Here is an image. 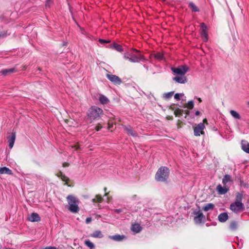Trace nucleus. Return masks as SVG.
<instances>
[{"instance_id": "nucleus-1", "label": "nucleus", "mask_w": 249, "mask_h": 249, "mask_svg": "<svg viewBox=\"0 0 249 249\" xmlns=\"http://www.w3.org/2000/svg\"><path fill=\"white\" fill-rule=\"evenodd\" d=\"M170 170L166 166H161L155 175V179L159 182H167L169 176Z\"/></svg>"}, {"instance_id": "nucleus-2", "label": "nucleus", "mask_w": 249, "mask_h": 249, "mask_svg": "<svg viewBox=\"0 0 249 249\" xmlns=\"http://www.w3.org/2000/svg\"><path fill=\"white\" fill-rule=\"evenodd\" d=\"M67 200L69 204V210L73 213H78L79 211V200L72 195H69L67 197Z\"/></svg>"}, {"instance_id": "nucleus-3", "label": "nucleus", "mask_w": 249, "mask_h": 249, "mask_svg": "<svg viewBox=\"0 0 249 249\" xmlns=\"http://www.w3.org/2000/svg\"><path fill=\"white\" fill-rule=\"evenodd\" d=\"M103 110L96 106L91 107L87 112L88 116L90 119L98 120L103 114Z\"/></svg>"}, {"instance_id": "nucleus-4", "label": "nucleus", "mask_w": 249, "mask_h": 249, "mask_svg": "<svg viewBox=\"0 0 249 249\" xmlns=\"http://www.w3.org/2000/svg\"><path fill=\"white\" fill-rule=\"evenodd\" d=\"M230 209L233 212L237 213L243 211L245 209V206L242 202H234L231 204Z\"/></svg>"}, {"instance_id": "nucleus-5", "label": "nucleus", "mask_w": 249, "mask_h": 249, "mask_svg": "<svg viewBox=\"0 0 249 249\" xmlns=\"http://www.w3.org/2000/svg\"><path fill=\"white\" fill-rule=\"evenodd\" d=\"M189 68L186 65L180 66L178 68H171L172 71L178 75H185V73L188 71Z\"/></svg>"}, {"instance_id": "nucleus-6", "label": "nucleus", "mask_w": 249, "mask_h": 249, "mask_svg": "<svg viewBox=\"0 0 249 249\" xmlns=\"http://www.w3.org/2000/svg\"><path fill=\"white\" fill-rule=\"evenodd\" d=\"M194 214L196 215V216H195L194 220L196 224H199L202 222H205V216L200 211H198L197 212H195Z\"/></svg>"}, {"instance_id": "nucleus-7", "label": "nucleus", "mask_w": 249, "mask_h": 249, "mask_svg": "<svg viewBox=\"0 0 249 249\" xmlns=\"http://www.w3.org/2000/svg\"><path fill=\"white\" fill-rule=\"evenodd\" d=\"M205 125L203 123H200L198 124L197 125L194 129L195 136H199L200 134H204V132L203 131Z\"/></svg>"}, {"instance_id": "nucleus-8", "label": "nucleus", "mask_w": 249, "mask_h": 249, "mask_svg": "<svg viewBox=\"0 0 249 249\" xmlns=\"http://www.w3.org/2000/svg\"><path fill=\"white\" fill-rule=\"evenodd\" d=\"M106 77L107 78L108 80H109L110 81H111L112 83H113L115 85H120L122 83V80L121 78H120L118 76L110 74H107L106 75Z\"/></svg>"}, {"instance_id": "nucleus-9", "label": "nucleus", "mask_w": 249, "mask_h": 249, "mask_svg": "<svg viewBox=\"0 0 249 249\" xmlns=\"http://www.w3.org/2000/svg\"><path fill=\"white\" fill-rule=\"evenodd\" d=\"M134 51L138 53V54L132 55L129 58V61L132 63H138L143 58V56L138 50H135Z\"/></svg>"}, {"instance_id": "nucleus-10", "label": "nucleus", "mask_w": 249, "mask_h": 249, "mask_svg": "<svg viewBox=\"0 0 249 249\" xmlns=\"http://www.w3.org/2000/svg\"><path fill=\"white\" fill-rule=\"evenodd\" d=\"M123 127L128 135L134 137L138 136L137 132L130 125H123Z\"/></svg>"}, {"instance_id": "nucleus-11", "label": "nucleus", "mask_w": 249, "mask_h": 249, "mask_svg": "<svg viewBox=\"0 0 249 249\" xmlns=\"http://www.w3.org/2000/svg\"><path fill=\"white\" fill-rule=\"evenodd\" d=\"M173 80L177 83L184 84L187 82V80L185 75H179L173 78Z\"/></svg>"}, {"instance_id": "nucleus-12", "label": "nucleus", "mask_w": 249, "mask_h": 249, "mask_svg": "<svg viewBox=\"0 0 249 249\" xmlns=\"http://www.w3.org/2000/svg\"><path fill=\"white\" fill-rule=\"evenodd\" d=\"M9 146L10 148H12L14 144L15 141L16 140V133L13 132L11 135L8 137Z\"/></svg>"}, {"instance_id": "nucleus-13", "label": "nucleus", "mask_w": 249, "mask_h": 249, "mask_svg": "<svg viewBox=\"0 0 249 249\" xmlns=\"http://www.w3.org/2000/svg\"><path fill=\"white\" fill-rule=\"evenodd\" d=\"M28 220L31 222H38L40 221V217L38 213H33L28 217Z\"/></svg>"}, {"instance_id": "nucleus-14", "label": "nucleus", "mask_w": 249, "mask_h": 249, "mask_svg": "<svg viewBox=\"0 0 249 249\" xmlns=\"http://www.w3.org/2000/svg\"><path fill=\"white\" fill-rule=\"evenodd\" d=\"M241 148L244 151L249 154V143L247 141H241Z\"/></svg>"}, {"instance_id": "nucleus-15", "label": "nucleus", "mask_w": 249, "mask_h": 249, "mask_svg": "<svg viewBox=\"0 0 249 249\" xmlns=\"http://www.w3.org/2000/svg\"><path fill=\"white\" fill-rule=\"evenodd\" d=\"M109 238L116 241H122L125 238V236L124 235L115 234L110 236Z\"/></svg>"}, {"instance_id": "nucleus-16", "label": "nucleus", "mask_w": 249, "mask_h": 249, "mask_svg": "<svg viewBox=\"0 0 249 249\" xmlns=\"http://www.w3.org/2000/svg\"><path fill=\"white\" fill-rule=\"evenodd\" d=\"M228 218L229 216L226 213H222L218 216V220L221 222H226L228 219Z\"/></svg>"}, {"instance_id": "nucleus-17", "label": "nucleus", "mask_w": 249, "mask_h": 249, "mask_svg": "<svg viewBox=\"0 0 249 249\" xmlns=\"http://www.w3.org/2000/svg\"><path fill=\"white\" fill-rule=\"evenodd\" d=\"M131 229L132 231L136 233H139L142 231V228L139 224L135 223L132 225Z\"/></svg>"}, {"instance_id": "nucleus-18", "label": "nucleus", "mask_w": 249, "mask_h": 249, "mask_svg": "<svg viewBox=\"0 0 249 249\" xmlns=\"http://www.w3.org/2000/svg\"><path fill=\"white\" fill-rule=\"evenodd\" d=\"M229 189L226 187H223L221 185L219 184L217 186V191H218L219 194L224 195L226 194Z\"/></svg>"}, {"instance_id": "nucleus-19", "label": "nucleus", "mask_w": 249, "mask_h": 249, "mask_svg": "<svg viewBox=\"0 0 249 249\" xmlns=\"http://www.w3.org/2000/svg\"><path fill=\"white\" fill-rule=\"evenodd\" d=\"M15 71L14 68H11L9 69H4L0 71V73L4 76L8 75L11 73H14Z\"/></svg>"}, {"instance_id": "nucleus-20", "label": "nucleus", "mask_w": 249, "mask_h": 249, "mask_svg": "<svg viewBox=\"0 0 249 249\" xmlns=\"http://www.w3.org/2000/svg\"><path fill=\"white\" fill-rule=\"evenodd\" d=\"M99 100L101 104L103 105L107 104L109 102L108 99L103 94H100Z\"/></svg>"}, {"instance_id": "nucleus-21", "label": "nucleus", "mask_w": 249, "mask_h": 249, "mask_svg": "<svg viewBox=\"0 0 249 249\" xmlns=\"http://www.w3.org/2000/svg\"><path fill=\"white\" fill-rule=\"evenodd\" d=\"M238 226V222L237 221L233 220L231 221L230 223L229 229L232 231H234L237 229Z\"/></svg>"}, {"instance_id": "nucleus-22", "label": "nucleus", "mask_w": 249, "mask_h": 249, "mask_svg": "<svg viewBox=\"0 0 249 249\" xmlns=\"http://www.w3.org/2000/svg\"><path fill=\"white\" fill-rule=\"evenodd\" d=\"M0 174L11 175L12 173V171L10 169L6 167H3L2 168H0Z\"/></svg>"}, {"instance_id": "nucleus-23", "label": "nucleus", "mask_w": 249, "mask_h": 249, "mask_svg": "<svg viewBox=\"0 0 249 249\" xmlns=\"http://www.w3.org/2000/svg\"><path fill=\"white\" fill-rule=\"evenodd\" d=\"M91 236L94 238H101L103 237V235L101 231H96L93 232V233L91 235Z\"/></svg>"}, {"instance_id": "nucleus-24", "label": "nucleus", "mask_w": 249, "mask_h": 249, "mask_svg": "<svg viewBox=\"0 0 249 249\" xmlns=\"http://www.w3.org/2000/svg\"><path fill=\"white\" fill-rule=\"evenodd\" d=\"M231 181H232L231 177L229 175H225L222 179V183L224 185L226 184L227 182Z\"/></svg>"}, {"instance_id": "nucleus-25", "label": "nucleus", "mask_w": 249, "mask_h": 249, "mask_svg": "<svg viewBox=\"0 0 249 249\" xmlns=\"http://www.w3.org/2000/svg\"><path fill=\"white\" fill-rule=\"evenodd\" d=\"M214 207V205L213 203H208L204 206L202 209L205 211H208L210 210H213Z\"/></svg>"}, {"instance_id": "nucleus-26", "label": "nucleus", "mask_w": 249, "mask_h": 249, "mask_svg": "<svg viewBox=\"0 0 249 249\" xmlns=\"http://www.w3.org/2000/svg\"><path fill=\"white\" fill-rule=\"evenodd\" d=\"M103 198L102 197V196H100L99 195H96L95 197L92 199V201L93 203H96V202L101 203L103 201Z\"/></svg>"}, {"instance_id": "nucleus-27", "label": "nucleus", "mask_w": 249, "mask_h": 249, "mask_svg": "<svg viewBox=\"0 0 249 249\" xmlns=\"http://www.w3.org/2000/svg\"><path fill=\"white\" fill-rule=\"evenodd\" d=\"M154 58L158 60H161L163 59V55L161 53L157 52L153 54Z\"/></svg>"}, {"instance_id": "nucleus-28", "label": "nucleus", "mask_w": 249, "mask_h": 249, "mask_svg": "<svg viewBox=\"0 0 249 249\" xmlns=\"http://www.w3.org/2000/svg\"><path fill=\"white\" fill-rule=\"evenodd\" d=\"M230 114L233 118H234L235 119H241V116L239 115V114L238 112H237L236 111H235V110H231L230 111Z\"/></svg>"}, {"instance_id": "nucleus-29", "label": "nucleus", "mask_w": 249, "mask_h": 249, "mask_svg": "<svg viewBox=\"0 0 249 249\" xmlns=\"http://www.w3.org/2000/svg\"><path fill=\"white\" fill-rule=\"evenodd\" d=\"M183 112V110L180 109L179 108H177L175 110V111L174 112V115L176 117H179V116H181L182 115Z\"/></svg>"}, {"instance_id": "nucleus-30", "label": "nucleus", "mask_w": 249, "mask_h": 249, "mask_svg": "<svg viewBox=\"0 0 249 249\" xmlns=\"http://www.w3.org/2000/svg\"><path fill=\"white\" fill-rule=\"evenodd\" d=\"M185 107H187L188 109H192L194 108V103L193 101H189L184 106Z\"/></svg>"}, {"instance_id": "nucleus-31", "label": "nucleus", "mask_w": 249, "mask_h": 249, "mask_svg": "<svg viewBox=\"0 0 249 249\" xmlns=\"http://www.w3.org/2000/svg\"><path fill=\"white\" fill-rule=\"evenodd\" d=\"M174 91L165 93L163 94V98L166 100H168L172 97V96L174 94Z\"/></svg>"}, {"instance_id": "nucleus-32", "label": "nucleus", "mask_w": 249, "mask_h": 249, "mask_svg": "<svg viewBox=\"0 0 249 249\" xmlns=\"http://www.w3.org/2000/svg\"><path fill=\"white\" fill-rule=\"evenodd\" d=\"M189 5L192 10L194 12H198L199 11V9L195 5V4L193 2H190Z\"/></svg>"}, {"instance_id": "nucleus-33", "label": "nucleus", "mask_w": 249, "mask_h": 249, "mask_svg": "<svg viewBox=\"0 0 249 249\" xmlns=\"http://www.w3.org/2000/svg\"><path fill=\"white\" fill-rule=\"evenodd\" d=\"M242 198H243L242 195L239 193H237L236 194L235 201V202H242Z\"/></svg>"}, {"instance_id": "nucleus-34", "label": "nucleus", "mask_w": 249, "mask_h": 249, "mask_svg": "<svg viewBox=\"0 0 249 249\" xmlns=\"http://www.w3.org/2000/svg\"><path fill=\"white\" fill-rule=\"evenodd\" d=\"M85 244L90 249H93L95 247L94 245L90 240H87L85 241Z\"/></svg>"}, {"instance_id": "nucleus-35", "label": "nucleus", "mask_w": 249, "mask_h": 249, "mask_svg": "<svg viewBox=\"0 0 249 249\" xmlns=\"http://www.w3.org/2000/svg\"><path fill=\"white\" fill-rule=\"evenodd\" d=\"M61 179L64 182H65V184L68 185V186H71V185L69 184L68 182L70 180V179L69 178L65 176L64 175L61 177Z\"/></svg>"}, {"instance_id": "nucleus-36", "label": "nucleus", "mask_w": 249, "mask_h": 249, "mask_svg": "<svg viewBox=\"0 0 249 249\" xmlns=\"http://www.w3.org/2000/svg\"><path fill=\"white\" fill-rule=\"evenodd\" d=\"M201 35L202 38L204 41H207L208 40V35L207 32H201Z\"/></svg>"}, {"instance_id": "nucleus-37", "label": "nucleus", "mask_w": 249, "mask_h": 249, "mask_svg": "<svg viewBox=\"0 0 249 249\" xmlns=\"http://www.w3.org/2000/svg\"><path fill=\"white\" fill-rule=\"evenodd\" d=\"M114 48L117 51L121 52L123 51L122 47L120 45H119L117 43H114L113 44Z\"/></svg>"}, {"instance_id": "nucleus-38", "label": "nucleus", "mask_w": 249, "mask_h": 249, "mask_svg": "<svg viewBox=\"0 0 249 249\" xmlns=\"http://www.w3.org/2000/svg\"><path fill=\"white\" fill-rule=\"evenodd\" d=\"M200 28L201 32H207V26L204 23H201L200 24Z\"/></svg>"}, {"instance_id": "nucleus-39", "label": "nucleus", "mask_w": 249, "mask_h": 249, "mask_svg": "<svg viewBox=\"0 0 249 249\" xmlns=\"http://www.w3.org/2000/svg\"><path fill=\"white\" fill-rule=\"evenodd\" d=\"M183 124V122L180 120H178L177 121V127L178 128H180L181 127L182 125Z\"/></svg>"}, {"instance_id": "nucleus-40", "label": "nucleus", "mask_w": 249, "mask_h": 249, "mask_svg": "<svg viewBox=\"0 0 249 249\" xmlns=\"http://www.w3.org/2000/svg\"><path fill=\"white\" fill-rule=\"evenodd\" d=\"M102 128V125L98 123L96 125V126L95 127V129L97 131H99L101 128Z\"/></svg>"}, {"instance_id": "nucleus-41", "label": "nucleus", "mask_w": 249, "mask_h": 249, "mask_svg": "<svg viewBox=\"0 0 249 249\" xmlns=\"http://www.w3.org/2000/svg\"><path fill=\"white\" fill-rule=\"evenodd\" d=\"M175 104H174L171 105L169 107V109L172 111H175V110L176 109L175 107Z\"/></svg>"}, {"instance_id": "nucleus-42", "label": "nucleus", "mask_w": 249, "mask_h": 249, "mask_svg": "<svg viewBox=\"0 0 249 249\" xmlns=\"http://www.w3.org/2000/svg\"><path fill=\"white\" fill-rule=\"evenodd\" d=\"M41 249H57V248H56L55 247L49 246V247H47L45 248H41Z\"/></svg>"}, {"instance_id": "nucleus-43", "label": "nucleus", "mask_w": 249, "mask_h": 249, "mask_svg": "<svg viewBox=\"0 0 249 249\" xmlns=\"http://www.w3.org/2000/svg\"><path fill=\"white\" fill-rule=\"evenodd\" d=\"M174 97L176 99L178 100H180V95L178 93L175 94V95H174Z\"/></svg>"}, {"instance_id": "nucleus-44", "label": "nucleus", "mask_w": 249, "mask_h": 249, "mask_svg": "<svg viewBox=\"0 0 249 249\" xmlns=\"http://www.w3.org/2000/svg\"><path fill=\"white\" fill-rule=\"evenodd\" d=\"M92 220V218L91 217H88L86 219V224L89 223Z\"/></svg>"}, {"instance_id": "nucleus-45", "label": "nucleus", "mask_w": 249, "mask_h": 249, "mask_svg": "<svg viewBox=\"0 0 249 249\" xmlns=\"http://www.w3.org/2000/svg\"><path fill=\"white\" fill-rule=\"evenodd\" d=\"M99 41L101 43H108V42H109V41H107L106 40H104V39H100L99 40Z\"/></svg>"}, {"instance_id": "nucleus-46", "label": "nucleus", "mask_w": 249, "mask_h": 249, "mask_svg": "<svg viewBox=\"0 0 249 249\" xmlns=\"http://www.w3.org/2000/svg\"><path fill=\"white\" fill-rule=\"evenodd\" d=\"M69 165H70V163L68 162H64L62 165L63 167H68Z\"/></svg>"}, {"instance_id": "nucleus-47", "label": "nucleus", "mask_w": 249, "mask_h": 249, "mask_svg": "<svg viewBox=\"0 0 249 249\" xmlns=\"http://www.w3.org/2000/svg\"><path fill=\"white\" fill-rule=\"evenodd\" d=\"M130 57H129V54H126V53H125L124 55V58L125 59H128L129 60V58Z\"/></svg>"}, {"instance_id": "nucleus-48", "label": "nucleus", "mask_w": 249, "mask_h": 249, "mask_svg": "<svg viewBox=\"0 0 249 249\" xmlns=\"http://www.w3.org/2000/svg\"><path fill=\"white\" fill-rule=\"evenodd\" d=\"M166 119L167 120H173V117L172 116H167L166 117Z\"/></svg>"}, {"instance_id": "nucleus-49", "label": "nucleus", "mask_w": 249, "mask_h": 249, "mask_svg": "<svg viewBox=\"0 0 249 249\" xmlns=\"http://www.w3.org/2000/svg\"><path fill=\"white\" fill-rule=\"evenodd\" d=\"M51 3H52V2H49V1H47L46 3V7H50L51 6Z\"/></svg>"}, {"instance_id": "nucleus-50", "label": "nucleus", "mask_w": 249, "mask_h": 249, "mask_svg": "<svg viewBox=\"0 0 249 249\" xmlns=\"http://www.w3.org/2000/svg\"><path fill=\"white\" fill-rule=\"evenodd\" d=\"M113 127V124H110V123H108V129H110L111 128Z\"/></svg>"}, {"instance_id": "nucleus-51", "label": "nucleus", "mask_w": 249, "mask_h": 249, "mask_svg": "<svg viewBox=\"0 0 249 249\" xmlns=\"http://www.w3.org/2000/svg\"><path fill=\"white\" fill-rule=\"evenodd\" d=\"M57 176L58 177H59L61 178L62 176H63L64 175H63L62 173L61 172H59L57 174Z\"/></svg>"}, {"instance_id": "nucleus-52", "label": "nucleus", "mask_w": 249, "mask_h": 249, "mask_svg": "<svg viewBox=\"0 0 249 249\" xmlns=\"http://www.w3.org/2000/svg\"><path fill=\"white\" fill-rule=\"evenodd\" d=\"M115 212L116 213H121V212H122V209H116V210H115Z\"/></svg>"}, {"instance_id": "nucleus-53", "label": "nucleus", "mask_w": 249, "mask_h": 249, "mask_svg": "<svg viewBox=\"0 0 249 249\" xmlns=\"http://www.w3.org/2000/svg\"><path fill=\"white\" fill-rule=\"evenodd\" d=\"M72 147H75L76 148V149H79L80 148V146L78 144H75L73 146H72Z\"/></svg>"}, {"instance_id": "nucleus-54", "label": "nucleus", "mask_w": 249, "mask_h": 249, "mask_svg": "<svg viewBox=\"0 0 249 249\" xmlns=\"http://www.w3.org/2000/svg\"><path fill=\"white\" fill-rule=\"evenodd\" d=\"M203 124H208L207 119L205 118V119H203Z\"/></svg>"}, {"instance_id": "nucleus-55", "label": "nucleus", "mask_w": 249, "mask_h": 249, "mask_svg": "<svg viewBox=\"0 0 249 249\" xmlns=\"http://www.w3.org/2000/svg\"><path fill=\"white\" fill-rule=\"evenodd\" d=\"M104 190V191L105 192H106V191L107 190V188L106 187H105ZM108 193H106L105 196H107L108 195Z\"/></svg>"}, {"instance_id": "nucleus-56", "label": "nucleus", "mask_w": 249, "mask_h": 249, "mask_svg": "<svg viewBox=\"0 0 249 249\" xmlns=\"http://www.w3.org/2000/svg\"><path fill=\"white\" fill-rule=\"evenodd\" d=\"M195 114L196 116H198L200 115V112L197 110V111H196Z\"/></svg>"}, {"instance_id": "nucleus-57", "label": "nucleus", "mask_w": 249, "mask_h": 249, "mask_svg": "<svg viewBox=\"0 0 249 249\" xmlns=\"http://www.w3.org/2000/svg\"><path fill=\"white\" fill-rule=\"evenodd\" d=\"M198 101H199L200 103L202 102V100H201V98H198Z\"/></svg>"}, {"instance_id": "nucleus-58", "label": "nucleus", "mask_w": 249, "mask_h": 249, "mask_svg": "<svg viewBox=\"0 0 249 249\" xmlns=\"http://www.w3.org/2000/svg\"><path fill=\"white\" fill-rule=\"evenodd\" d=\"M189 111H188V110H187V111H186V112H185V113H186L187 115L189 114Z\"/></svg>"}, {"instance_id": "nucleus-59", "label": "nucleus", "mask_w": 249, "mask_h": 249, "mask_svg": "<svg viewBox=\"0 0 249 249\" xmlns=\"http://www.w3.org/2000/svg\"><path fill=\"white\" fill-rule=\"evenodd\" d=\"M47 1H49V2H52L51 0H47Z\"/></svg>"}]
</instances>
